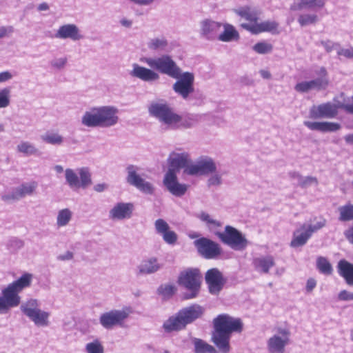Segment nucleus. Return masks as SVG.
Masks as SVG:
<instances>
[{
  "instance_id": "14",
  "label": "nucleus",
  "mask_w": 353,
  "mask_h": 353,
  "mask_svg": "<svg viewBox=\"0 0 353 353\" xmlns=\"http://www.w3.org/2000/svg\"><path fill=\"white\" fill-rule=\"evenodd\" d=\"M199 253L207 259H216L222 250L219 243L205 237H201L194 241Z\"/></svg>"
},
{
  "instance_id": "2",
  "label": "nucleus",
  "mask_w": 353,
  "mask_h": 353,
  "mask_svg": "<svg viewBox=\"0 0 353 353\" xmlns=\"http://www.w3.org/2000/svg\"><path fill=\"white\" fill-rule=\"evenodd\" d=\"M214 330L212 341L221 353H228L230 350V340L233 332L240 333L243 330V322L239 318L228 314H219L214 319Z\"/></svg>"
},
{
  "instance_id": "5",
  "label": "nucleus",
  "mask_w": 353,
  "mask_h": 353,
  "mask_svg": "<svg viewBox=\"0 0 353 353\" xmlns=\"http://www.w3.org/2000/svg\"><path fill=\"white\" fill-rule=\"evenodd\" d=\"M32 281V275L25 273L2 290V296H0V314H6L10 308L20 304L21 297L19 293L30 287Z\"/></svg>"
},
{
  "instance_id": "27",
  "label": "nucleus",
  "mask_w": 353,
  "mask_h": 353,
  "mask_svg": "<svg viewBox=\"0 0 353 353\" xmlns=\"http://www.w3.org/2000/svg\"><path fill=\"white\" fill-rule=\"evenodd\" d=\"M157 258L150 257L143 260L137 267V275L152 274L158 272L161 268Z\"/></svg>"
},
{
  "instance_id": "16",
  "label": "nucleus",
  "mask_w": 353,
  "mask_h": 353,
  "mask_svg": "<svg viewBox=\"0 0 353 353\" xmlns=\"http://www.w3.org/2000/svg\"><path fill=\"white\" fill-rule=\"evenodd\" d=\"M319 74L321 77L319 78L308 81H305L298 83L294 87L295 90L303 93L312 90H325L329 84V79L327 77L325 69L321 68Z\"/></svg>"
},
{
  "instance_id": "49",
  "label": "nucleus",
  "mask_w": 353,
  "mask_h": 353,
  "mask_svg": "<svg viewBox=\"0 0 353 353\" xmlns=\"http://www.w3.org/2000/svg\"><path fill=\"white\" fill-rule=\"evenodd\" d=\"M158 292L165 298H168L174 294L175 288L171 285H161L159 288Z\"/></svg>"
},
{
  "instance_id": "47",
  "label": "nucleus",
  "mask_w": 353,
  "mask_h": 353,
  "mask_svg": "<svg viewBox=\"0 0 353 353\" xmlns=\"http://www.w3.org/2000/svg\"><path fill=\"white\" fill-rule=\"evenodd\" d=\"M161 236H162L163 241L168 245H173L176 243L178 240V235L173 230H170V229Z\"/></svg>"
},
{
  "instance_id": "28",
  "label": "nucleus",
  "mask_w": 353,
  "mask_h": 353,
  "mask_svg": "<svg viewBox=\"0 0 353 353\" xmlns=\"http://www.w3.org/2000/svg\"><path fill=\"white\" fill-rule=\"evenodd\" d=\"M303 124L311 130L321 132H336L341 129V125L334 122L305 121Z\"/></svg>"
},
{
  "instance_id": "43",
  "label": "nucleus",
  "mask_w": 353,
  "mask_h": 353,
  "mask_svg": "<svg viewBox=\"0 0 353 353\" xmlns=\"http://www.w3.org/2000/svg\"><path fill=\"white\" fill-rule=\"evenodd\" d=\"M252 49L258 54H268L272 51L273 46L272 44L265 42H258L253 47Z\"/></svg>"
},
{
  "instance_id": "25",
  "label": "nucleus",
  "mask_w": 353,
  "mask_h": 353,
  "mask_svg": "<svg viewBox=\"0 0 353 353\" xmlns=\"http://www.w3.org/2000/svg\"><path fill=\"white\" fill-rule=\"evenodd\" d=\"M252 265L254 270L259 273L269 274L270 270L275 265V261L272 256H259L252 259Z\"/></svg>"
},
{
  "instance_id": "51",
  "label": "nucleus",
  "mask_w": 353,
  "mask_h": 353,
  "mask_svg": "<svg viewBox=\"0 0 353 353\" xmlns=\"http://www.w3.org/2000/svg\"><path fill=\"white\" fill-rule=\"evenodd\" d=\"M222 184V177L219 173H214L208 179V185L211 186H219Z\"/></svg>"
},
{
  "instance_id": "32",
  "label": "nucleus",
  "mask_w": 353,
  "mask_h": 353,
  "mask_svg": "<svg viewBox=\"0 0 353 353\" xmlns=\"http://www.w3.org/2000/svg\"><path fill=\"white\" fill-rule=\"evenodd\" d=\"M338 267L340 275L349 285H353V265L345 260H341Z\"/></svg>"
},
{
  "instance_id": "21",
  "label": "nucleus",
  "mask_w": 353,
  "mask_h": 353,
  "mask_svg": "<svg viewBox=\"0 0 353 353\" xmlns=\"http://www.w3.org/2000/svg\"><path fill=\"white\" fill-rule=\"evenodd\" d=\"M338 114V106L333 103L327 102L318 105H313L310 110L312 119H333Z\"/></svg>"
},
{
  "instance_id": "6",
  "label": "nucleus",
  "mask_w": 353,
  "mask_h": 353,
  "mask_svg": "<svg viewBox=\"0 0 353 353\" xmlns=\"http://www.w3.org/2000/svg\"><path fill=\"white\" fill-rule=\"evenodd\" d=\"M150 116L157 119L165 130L179 128L181 117L163 99L152 101L148 106Z\"/></svg>"
},
{
  "instance_id": "54",
  "label": "nucleus",
  "mask_w": 353,
  "mask_h": 353,
  "mask_svg": "<svg viewBox=\"0 0 353 353\" xmlns=\"http://www.w3.org/2000/svg\"><path fill=\"white\" fill-rule=\"evenodd\" d=\"M131 3L139 6H150L153 5L157 0H129Z\"/></svg>"
},
{
  "instance_id": "1",
  "label": "nucleus",
  "mask_w": 353,
  "mask_h": 353,
  "mask_svg": "<svg viewBox=\"0 0 353 353\" xmlns=\"http://www.w3.org/2000/svg\"><path fill=\"white\" fill-rule=\"evenodd\" d=\"M147 47L152 52L164 54L157 57L141 58V61L150 68L133 63L130 72V76L144 82L154 83L160 79L158 71L176 79L172 85L173 91L183 100H188L194 91V74L190 72H182L172 57L167 54L173 49L168 38L163 35L150 38L147 42Z\"/></svg>"
},
{
  "instance_id": "62",
  "label": "nucleus",
  "mask_w": 353,
  "mask_h": 353,
  "mask_svg": "<svg viewBox=\"0 0 353 353\" xmlns=\"http://www.w3.org/2000/svg\"><path fill=\"white\" fill-rule=\"evenodd\" d=\"M119 23L122 26H123L125 28H130L133 24L132 20L127 19V18H122L119 21Z\"/></svg>"
},
{
  "instance_id": "39",
  "label": "nucleus",
  "mask_w": 353,
  "mask_h": 353,
  "mask_svg": "<svg viewBox=\"0 0 353 353\" xmlns=\"http://www.w3.org/2000/svg\"><path fill=\"white\" fill-rule=\"evenodd\" d=\"M316 266L322 274L330 275L332 272V267L330 263L325 257L319 256L317 259Z\"/></svg>"
},
{
  "instance_id": "3",
  "label": "nucleus",
  "mask_w": 353,
  "mask_h": 353,
  "mask_svg": "<svg viewBox=\"0 0 353 353\" xmlns=\"http://www.w3.org/2000/svg\"><path fill=\"white\" fill-rule=\"evenodd\" d=\"M119 110L112 105L94 106L85 110L81 118L87 128H110L119 122Z\"/></svg>"
},
{
  "instance_id": "24",
  "label": "nucleus",
  "mask_w": 353,
  "mask_h": 353,
  "mask_svg": "<svg viewBox=\"0 0 353 353\" xmlns=\"http://www.w3.org/2000/svg\"><path fill=\"white\" fill-rule=\"evenodd\" d=\"M205 281L212 294H218L222 289L224 281L221 272L216 268L209 270L205 274Z\"/></svg>"
},
{
  "instance_id": "33",
  "label": "nucleus",
  "mask_w": 353,
  "mask_h": 353,
  "mask_svg": "<svg viewBox=\"0 0 353 353\" xmlns=\"http://www.w3.org/2000/svg\"><path fill=\"white\" fill-rule=\"evenodd\" d=\"M235 13L241 17L248 21V23H257L259 15L256 10L251 9L249 7H242L234 10Z\"/></svg>"
},
{
  "instance_id": "8",
  "label": "nucleus",
  "mask_w": 353,
  "mask_h": 353,
  "mask_svg": "<svg viewBox=\"0 0 353 353\" xmlns=\"http://www.w3.org/2000/svg\"><path fill=\"white\" fill-rule=\"evenodd\" d=\"M201 281V275L198 269H188L180 274L179 284L190 291L183 294L184 299L196 297L200 290Z\"/></svg>"
},
{
  "instance_id": "35",
  "label": "nucleus",
  "mask_w": 353,
  "mask_h": 353,
  "mask_svg": "<svg viewBox=\"0 0 353 353\" xmlns=\"http://www.w3.org/2000/svg\"><path fill=\"white\" fill-rule=\"evenodd\" d=\"M72 212L68 208L60 210L57 216V225L62 228L68 225L72 218Z\"/></svg>"
},
{
  "instance_id": "48",
  "label": "nucleus",
  "mask_w": 353,
  "mask_h": 353,
  "mask_svg": "<svg viewBox=\"0 0 353 353\" xmlns=\"http://www.w3.org/2000/svg\"><path fill=\"white\" fill-rule=\"evenodd\" d=\"M154 228L156 232L160 235H162L170 229L168 223L162 219H158L155 221Z\"/></svg>"
},
{
  "instance_id": "42",
  "label": "nucleus",
  "mask_w": 353,
  "mask_h": 353,
  "mask_svg": "<svg viewBox=\"0 0 353 353\" xmlns=\"http://www.w3.org/2000/svg\"><path fill=\"white\" fill-rule=\"evenodd\" d=\"M294 177L296 178L299 185L302 188H307L313 184H318L317 179L314 176H303L299 174H294Z\"/></svg>"
},
{
  "instance_id": "9",
  "label": "nucleus",
  "mask_w": 353,
  "mask_h": 353,
  "mask_svg": "<svg viewBox=\"0 0 353 353\" xmlns=\"http://www.w3.org/2000/svg\"><path fill=\"white\" fill-rule=\"evenodd\" d=\"M216 235L225 244L234 250H243L248 245L245 236L235 228L226 225L223 232H216Z\"/></svg>"
},
{
  "instance_id": "36",
  "label": "nucleus",
  "mask_w": 353,
  "mask_h": 353,
  "mask_svg": "<svg viewBox=\"0 0 353 353\" xmlns=\"http://www.w3.org/2000/svg\"><path fill=\"white\" fill-rule=\"evenodd\" d=\"M16 150L17 152L21 153L27 157L36 154L38 152L35 145L28 141H21L17 145Z\"/></svg>"
},
{
  "instance_id": "11",
  "label": "nucleus",
  "mask_w": 353,
  "mask_h": 353,
  "mask_svg": "<svg viewBox=\"0 0 353 353\" xmlns=\"http://www.w3.org/2000/svg\"><path fill=\"white\" fill-rule=\"evenodd\" d=\"M65 177L66 183L72 189H85L92 183L91 174L87 168H79L77 172L68 168L65 170Z\"/></svg>"
},
{
  "instance_id": "12",
  "label": "nucleus",
  "mask_w": 353,
  "mask_h": 353,
  "mask_svg": "<svg viewBox=\"0 0 353 353\" xmlns=\"http://www.w3.org/2000/svg\"><path fill=\"white\" fill-rule=\"evenodd\" d=\"M216 166L214 160L209 157H201L183 171L184 174L191 176L206 175L214 173Z\"/></svg>"
},
{
  "instance_id": "30",
  "label": "nucleus",
  "mask_w": 353,
  "mask_h": 353,
  "mask_svg": "<svg viewBox=\"0 0 353 353\" xmlns=\"http://www.w3.org/2000/svg\"><path fill=\"white\" fill-rule=\"evenodd\" d=\"M223 31L221 34L218 33L217 39L223 42H230L239 39V35L234 27L229 23H222Z\"/></svg>"
},
{
  "instance_id": "4",
  "label": "nucleus",
  "mask_w": 353,
  "mask_h": 353,
  "mask_svg": "<svg viewBox=\"0 0 353 353\" xmlns=\"http://www.w3.org/2000/svg\"><path fill=\"white\" fill-rule=\"evenodd\" d=\"M204 312V307L198 304L183 307L166 319L162 325V328L166 333L181 331L188 325L201 318Z\"/></svg>"
},
{
  "instance_id": "40",
  "label": "nucleus",
  "mask_w": 353,
  "mask_h": 353,
  "mask_svg": "<svg viewBox=\"0 0 353 353\" xmlns=\"http://www.w3.org/2000/svg\"><path fill=\"white\" fill-rule=\"evenodd\" d=\"M41 139L51 145H61L63 141L62 136L58 133L48 132L41 136Z\"/></svg>"
},
{
  "instance_id": "55",
  "label": "nucleus",
  "mask_w": 353,
  "mask_h": 353,
  "mask_svg": "<svg viewBox=\"0 0 353 353\" xmlns=\"http://www.w3.org/2000/svg\"><path fill=\"white\" fill-rule=\"evenodd\" d=\"M13 74L8 70L0 72V83L7 82L13 78Z\"/></svg>"
},
{
  "instance_id": "56",
  "label": "nucleus",
  "mask_w": 353,
  "mask_h": 353,
  "mask_svg": "<svg viewBox=\"0 0 353 353\" xmlns=\"http://www.w3.org/2000/svg\"><path fill=\"white\" fill-rule=\"evenodd\" d=\"M339 299L341 301L353 300V293H350L346 290H342L339 294Z\"/></svg>"
},
{
  "instance_id": "23",
  "label": "nucleus",
  "mask_w": 353,
  "mask_h": 353,
  "mask_svg": "<svg viewBox=\"0 0 353 353\" xmlns=\"http://www.w3.org/2000/svg\"><path fill=\"white\" fill-rule=\"evenodd\" d=\"M168 161L169 164L168 170H171L174 173L181 168H183V171L185 170L192 163L190 156L186 152H172L170 153Z\"/></svg>"
},
{
  "instance_id": "26",
  "label": "nucleus",
  "mask_w": 353,
  "mask_h": 353,
  "mask_svg": "<svg viewBox=\"0 0 353 353\" xmlns=\"http://www.w3.org/2000/svg\"><path fill=\"white\" fill-rule=\"evenodd\" d=\"M279 24L274 21H265L261 23H242L241 27L247 30L252 34H259L263 32H274Z\"/></svg>"
},
{
  "instance_id": "60",
  "label": "nucleus",
  "mask_w": 353,
  "mask_h": 353,
  "mask_svg": "<svg viewBox=\"0 0 353 353\" xmlns=\"http://www.w3.org/2000/svg\"><path fill=\"white\" fill-rule=\"evenodd\" d=\"M72 259L73 253L70 251H67L66 252L59 255L57 257V259L59 261H70Z\"/></svg>"
},
{
  "instance_id": "63",
  "label": "nucleus",
  "mask_w": 353,
  "mask_h": 353,
  "mask_svg": "<svg viewBox=\"0 0 353 353\" xmlns=\"http://www.w3.org/2000/svg\"><path fill=\"white\" fill-rule=\"evenodd\" d=\"M344 234L349 242L353 244V226L346 230Z\"/></svg>"
},
{
  "instance_id": "44",
  "label": "nucleus",
  "mask_w": 353,
  "mask_h": 353,
  "mask_svg": "<svg viewBox=\"0 0 353 353\" xmlns=\"http://www.w3.org/2000/svg\"><path fill=\"white\" fill-rule=\"evenodd\" d=\"M318 20L317 15L314 14H304L299 15L298 22L301 26H306L315 23Z\"/></svg>"
},
{
  "instance_id": "19",
  "label": "nucleus",
  "mask_w": 353,
  "mask_h": 353,
  "mask_svg": "<svg viewBox=\"0 0 353 353\" xmlns=\"http://www.w3.org/2000/svg\"><path fill=\"white\" fill-rule=\"evenodd\" d=\"M222 23L210 19L201 20L199 22V34L201 39L208 41L216 39Z\"/></svg>"
},
{
  "instance_id": "53",
  "label": "nucleus",
  "mask_w": 353,
  "mask_h": 353,
  "mask_svg": "<svg viewBox=\"0 0 353 353\" xmlns=\"http://www.w3.org/2000/svg\"><path fill=\"white\" fill-rule=\"evenodd\" d=\"M339 56H343L347 59H353V47L348 48H340L338 52Z\"/></svg>"
},
{
  "instance_id": "31",
  "label": "nucleus",
  "mask_w": 353,
  "mask_h": 353,
  "mask_svg": "<svg viewBox=\"0 0 353 353\" xmlns=\"http://www.w3.org/2000/svg\"><path fill=\"white\" fill-rule=\"evenodd\" d=\"M309 232L303 228V225L296 230L293 234V239L290 243L292 248H298L304 245L310 238Z\"/></svg>"
},
{
  "instance_id": "7",
  "label": "nucleus",
  "mask_w": 353,
  "mask_h": 353,
  "mask_svg": "<svg viewBox=\"0 0 353 353\" xmlns=\"http://www.w3.org/2000/svg\"><path fill=\"white\" fill-rule=\"evenodd\" d=\"M41 303L37 299H29L20 306L21 311L37 327L49 325L50 313L40 308Z\"/></svg>"
},
{
  "instance_id": "58",
  "label": "nucleus",
  "mask_w": 353,
  "mask_h": 353,
  "mask_svg": "<svg viewBox=\"0 0 353 353\" xmlns=\"http://www.w3.org/2000/svg\"><path fill=\"white\" fill-rule=\"evenodd\" d=\"M314 223L313 224L316 227V229H317L318 230H321L326 225V220L323 218H314Z\"/></svg>"
},
{
  "instance_id": "10",
  "label": "nucleus",
  "mask_w": 353,
  "mask_h": 353,
  "mask_svg": "<svg viewBox=\"0 0 353 353\" xmlns=\"http://www.w3.org/2000/svg\"><path fill=\"white\" fill-rule=\"evenodd\" d=\"M132 312L130 307L121 310H111L101 314L99 323L106 330H112L117 326H123L125 321Z\"/></svg>"
},
{
  "instance_id": "20",
  "label": "nucleus",
  "mask_w": 353,
  "mask_h": 353,
  "mask_svg": "<svg viewBox=\"0 0 353 353\" xmlns=\"http://www.w3.org/2000/svg\"><path fill=\"white\" fill-rule=\"evenodd\" d=\"M36 181L22 183L21 185L14 188L11 192L1 196V200L6 202L18 201L27 195H31L37 188Z\"/></svg>"
},
{
  "instance_id": "22",
  "label": "nucleus",
  "mask_w": 353,
  "mask_h": 353,
  "mask_svg": "<svg viewBox=\"0 0 353 353\" xmlns=\"http://www.w3.org/2000/svg\"><path fill=\"white\" fill-rule=\"evenodd\" d=\"M54 37L61 40L70 39L77 41L83 38L79 28L74 23H65L60 26L57 30Z\"/></svg>"
},
{
  "instance_id": "46",
  "label": "nucleus",
  "mask_w": 353,
  "mask_h": 353,
  "mask_svg": "<svg viewBox=\"0 0 353 353\" xmlns=\"http://www.w3.org/2000/svg\"><path fill=\"white\" fill-rule=\"evenodd\" d=\"M199 219L205 222L210 228H215L221 226V223L217 220L213 219L208 213L201 212Z\"/></svg>"
},
{
  "instance_id": "59",
  "label": "nucleus",
  "mask_w": 353,
  "mask_h": 353,
  "mask_svg": "<svg viewBox=\"0 0 353 353\" xmlns=\"http://www.w3.org/2000/svg\"><path fill=\"white\" fill-rule=\"evenodd\" d=\"M302 225H303V228L305 229L307 231V232H309L310 236H312V235L314 232H316L318 231V230L316 229V227L314 226V225L313 223H312L311 221L310 223H305Z\"/></svg>"
},
{
  "instance_id": "52",
  "label": "nucleus",
  "mask_w": 353,
  "mask_h": 353,
  "mask_svg": "<svg viewBox=\"0 0 353 353\" xmlns=\"http://www.w3.org/2000/svg\"><path fill=\"white\" fill-rule=\"evenodd\" d=\"M321 43L327 52L336 50L338 54L339 48H341L339 43L330 41H322Z\"/></svg>"
},
{
  "instance_id": "38",
  "label": "nucleus",
  "mask_w": 353,
  "mask_h": 353,
  "mask_svg": "<svg viewBox=\"0 0 353 353\" xmlns=\"http://www.w3.org/2000/svg\"><path fill=\"white\" fill-rule=\"evenodd\" d=\"M85 353H104V346L99 339H94L85 345Z\"/></svg>"
},
{
  "instance_id": "17",
  "label": "nucleus",
  "mask_w": 353,
  "mask_h": 353,
  "mask_svg": "<svg viewBox=\"0 0 353 353\" xmlns=\"http://www.w3.org/2000/svg\"><path fill=\"white\" fill-rule=\"evenodd\" d=\"M163 183L169 192L177 197L185 195L189 188L188 185L179 183L176 173H174L171 170L166 172Z\"/></svg>"
},
{
  "instance_id": "18",
  "label": "nucleus",
  "mask_w": 353,
  "mask_h": 353,
  "mask_svg": "<svg viewBox=\"0 0 353 353\" xmlns=\"http://www.w3.org/2000/svg\"><path fill=\"white\" fill-rule=\"evenodd\" d=\"M134 209L132 203L118 202L109 210L108 218L112 221H123L132 217Z\"/></svg>"
},
{
  "instance_id": "41",
  "label": "nucleus",
  "mask_w": 353,
  "mask_h": 353,
  "mask_svg": "<svg viewBox=\"0 0 353 353\" xmlns=\"http://www.w3.org/2000/svg\"><path fill=\"white\" fill-rule=\"evenodd\" d=\"M11 97V89L5 87L0 89V108H5L10 105Z\"/></svg>"
},
{
  "instance_id": "15",
  "label": "nucleus",
  "mask_w": 353,
  "mask_h": 353,
  "mask_svg": "<svg viewBox=\"0 0 353 353\" xmlns=\"http://www.w3.org/2000/svg\"><path fill=\"white\" fill-rule=\"evenodd\" d=\"M139 168L133 165H130L127 168V181L130 185L136 187L138 190L143 193L152 194L154 192V188L153 185L144 180L138 174Z\"/></svg>"
},
{
  "instance_id": "34",
  "label": "nucleus",
  "mask_w": 353,
  "mask_h": 353,
  "mask_svg": "<svg viewBox=\"0 0 353 353\" xmlns=\"http://www.w3.org/2000/svg\"><path fill=\"white\" fill-rule=\"evenodd\" d=\"M192 342L194 353H216V350L212 345L202 339L194 338Z\"/></svg>"
},
{
  "instance_id": "37",
  "label": "nucleus",
  "mask_w": 353,
  "mask_h": 353,
  "mask_svg": "<svg viewBox=\"0 0 353 353\" xmlns=\"http://www.w3.org/2000/svg\"><path fill=\"white\" fill-rule=\"evenodd\" d=\"M339 212V219L341 221H349L353 220V205L347 203L338 208Z\"/></svg>"
},
{
  "instance_id": "57",
  "label": "nucleus",
  "mask_w": 353,
  "mask_h": 353,
  "mask_svg": "<svg viewBox=\"0 0 353 353\" xmlns=\"http://www.w3.org/2000/svg\"><path fill=\"white\" fill-rule=\"evenodd\" d=\"M13 32V28L12 26H1L0 27V39L6 37L8 34H11Z\"/></svg>"
},
{
  "instance_id": "50",
  "label": "nucleus",
  "mask_w": 353,
  "mask_h": 353,
  "mask_svg": "<svg viewBox=\"0 0 353 353\" xmlns=\"http://www.w3.org/2000/svg\"><path fill=\"white\" fill-rule=\"evenodd\" d=\"M67 63V58L59 57L54 59L50 61V65L52 68L57 70L63 69Z\"/></svg>"
},
{
  "instance_id": "61",
  "label": "nucleus",
  "mask_w": 353,
  "mask_h": 353,
  "mask_svg": "<svg viewBox=\"0 0 353 353\" xmlns=\"http://www.w3.org/2000/svg\"><path fill=\"white\" fill-rule=\"evenodd\" d=\"M316 281H315V279H314L312 278L309 279L307 281V283H306V287H305L306 291L307 292H312L314 290V288L316 287Z\"/></svg>"
},
{
  "instance_id": "13",
  "label": "nucleus",
  "mask_w": 353,
  "mask_h": 353,
  "mask_svg": "<svg viewBox=\"0 0 353 353\" xmlns=\"http://www.w3.org/2000/svg\"><path fill=\"white\" fill-rule=\"evenodd\" d=\"M290 331L279 327L277 332L271 336L267 342L268 350L270 353H284L286 345L290 341Z\"/></svg>"
},
{
  "instance_id": "29",
  "label": "nucleus",
  "mask_w": 353,
  "mask_h": 353,
  "mask_svg": "<svg viewBox=\"0 0 353 353\" xmlns=\"http://www.w3.org/2000/svg\"><path fill=\"white\" fill-rule=\"evenodd\" d=\"M325 4V0H301L299 3H293L290 9L292 10H301L304 8L321 9L324 7Z\"/></svg>"
},
{
  "instance_id": "64",
  "label": "nucleus",
  "mask_w": 353,
  "mask_h": 353,
  "mask_svg": "<svg viewBox=\"0 0 353 353\" xmlns=\"http://www.w3.org/2000/svg\"><path fill=\"white\" fill-rule=\"evenodd\" d=\"M108 188V185L105 183H98L94 186V190L97 192H102Z\"/></svg>"
},
{
  "instance_id": "45",
  "label": "nucleus",
  "mask_w": 353,
  "mask_h": 353,
  "mask_svg": "<svg viewBox=\"0 0 353 353\" xmlns=\"http://www.w3.org/2000/svg\"><path fill=\"white\" fill-rule=\"evenodd\" d=\"M201 114H194L189 116L185 121L181 120L179 128L184 127L190 128L195 125L201 119Z\"/></svg>"
}]
</instances>
